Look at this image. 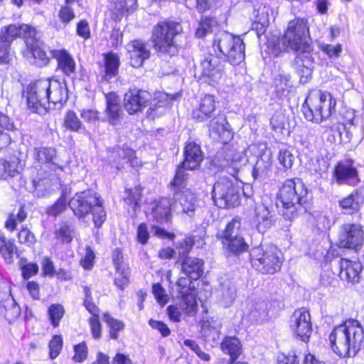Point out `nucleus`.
<instances>
[{"instance_id":"f257e3e1","label":"nucleus","mask_w":364,"mask_h":364,"mask_svg":"<svg viewBox=\"0 0 364 364\" xmlns=\"http://www.w3.org/2000/svg\"><path fill=\"white\" fill-rule=\"evenodd\" d=\"M328 338L335 353L343 358L353 357L363 346L364 331L358 321L349 319L336 326Z\"/></svg>"},{"instance_id":"f03ea898","label":"nucleus","mask_w":364,"mask_h":364,"mask_svg":"<svg viewBox=\"0 0 364 364\" xmlns=\"http://www.w3.org/2000/svg\"><path fill=\"white\" fill-rule=\"evenodd\" d=\"M309 28L304 18H295L289 22L283 36L276 43L269 41L268 48L272 54L277 56L282 51L292 50L298 54L311 51L309 43Z\"/></svg>"},{"instance_id":"7ed1b4c3","label":"nucleus","mask_w":364,"mask_h":364,"mask_svg":"<svg viewBox=\"0 0 364 364\" xmlns=\"http://www.w3.org/2000/svg\"><path fill=\"white\" fill-rule=\"evenodd\" d=\"M307 194L304 183L299 178L287 179L277 193V205H281L283 216L294 220L303 210L302 200Z\"/></svg>"},{"instance_id":"20e7f679","label":"nucleus","mask_w":364,"mask_h":364,"mask_svg":"<svg viewBox=\"0 0 364 364\" xmlns=\"http://www.w3.org/2000/svg\"><path fill=\"white\" fill-rule=\"evenodd\" d=\"M336 104L329 92L314 90L306 97L302 105V112L306 120L319 124L331 117Z\"/></svg>"},{"instance_id":"39448f33","label":"nucleus","mask_w":364,"mask_h":364,"mask_svg":"<svg viewBox=\"0 0 364 364\" xmlns=\"http://www.w3.org/2000/svg\"><path fill=\"white\" fill-rule=\"evenodd\" d=\"M69 207L75 216L84 218L92 214L95 227L100 228L106 219V213L96 192L87 190L76 193L70 200Z\"/></svg>"},{"instance_id":"423d86ee","label":"nucleus","mask_w":364,"mask_h":364,"mask_svg":"<svg viewBox=\"0 0 364 364\" xmlns=\"http://www.w3.org/2000/svg\"><path fill=\"white\" fill-rule=\"evenodd\" d=\"M181 31V24L174 21L160 22L154 27L151 42L160 57L173 56L177 53L178 47L174 38Z\"/></svg>"},{"instance_id":"0eeeda50","label":"nucleus","mask_w":364,"mask_h":364,"mask_svg":"<svg viewBox=\"0 0 364 364\" xmlns=\"http://www.w3.org/2000/svg\"><path fill=\"white\" fill-rule=\"evenodd\" d=\"M213 47L232 65H238L245 59V44L240 36L220 31L215 34Z\"/></svg>"},{"instance_id":"6e6552de","label":"nucleus","mask_w":364,"mask_h":364,"mask_svg":"<svg viewBox=\"0 0 364 364\" xmlns=\"http://www.w3.org/2000/svg\"><path fill=\"white\" fill-rule=\"evenodd\" d=\"M250 255L252 267L263 274H274L281 267L282 254L276 247H256Z\"/></svg>"},{"instance_id":"1a4fd4ad","label":"nucleus","mask_w":364,"mask_h":364,"mask_svg":"<svg viewBox=\"0 0 364 364\" xmlns=\"http://www.w3.org/2000/svg\"><path fill=\"white\" fill-rule=\"evenodd\" d=\"M203 159V153L199 144L196 142H188L184 148V160L178 166L172 184L177 188L184 187L187 181V170H194L200 166Z\"/></svg>"},{"instance_id":"9d476101","label":"nucleus","mask_w":364,"mask_h":364,"mask_svg":"<svg viewBox=\"0 0 364 364\" xmlns=\"http://www.w3.org/2000/svg\"><path fill=\"white\" fill-rule=\"evenodd\" d=\"M213 198L220 208H233L240 203L237 188L226 178H220L214 184Z\"/></svg>"},{"instance_id":"9b49d317","label":"nucleus","mask_w":364,"mask_h":364,"mask_svg":"<svg viewBox=\"0 0 364 364\" xmlns=\"http://www.w3.org/2000/svg\"><path fill=\"white\" fill-rule=\"evenodd\" d=\"M46 83L47 80H39L31 83L27 88L28 107L33 112L43 114L50 109Z\"/></svg>"},{"instance_id":"f8f14e48","label":"nucleus","mask_w":364,"mask_h":364,"mask_svg":"<svg viewBox=\"0 0 364 364\" xmlns=\"http://www.w3.org/2000/svg\"><path fill=\"white\" fill-rule=\"evenodd\" d=\"M198 70L199 80L211 86L219 84L224 76L223 65L218 57L212 54L204 56Z\"/></svg>"},{"instance_id":"ddd939ff","label":"nucleus","mask_w":364,"mask_h":364,"mask_svg":"<svg viewBox=\"0 0 364 364\" xmlns=\"http://www.w3.org/2000/svg\"><path fill=\"white\" fill-rule=\"evenodd\" d=\"M248 152L253 154L257 161L252 171V176L255 179L265 178L272 170V156L270 149L266 144H252L249 146Z\"/></svg>"},{"instance_id":"4468645a","label":"nucleus","mask_w":364,"mask_h":364,"mask_svg":"<svg viewBox=\"0 0 364 364\" xmlns=\"http://www.w3.org/2000/svg\"><path fill=\"white\" fill-rule=\"evenodd\" d=\"M171 188L174 192V201L173 202L172 209L177 213H185L188 215L193 213L196 207V198L189 189L186 188V181L184 187L177 188L171 183Z\"/></svg>"},{"instance_id":"2eb2a0df","label":"nucleus","mask_w":364,"mask_h":364,"mask_svg":"<svg viewBox=\"0 0 364 364\" xmlns=\"http://www.w3.org/2000/svg\"><path fill=\"white\" fill-rule=\"evenodd\" d=\"M290 328L297 338L304 342H307L312 333L309 312L305 309L296 310L291 316Z\"/></svg>"},{"instance_id":"dca6fc26","label":"nucleus","mask_w":364,"mask_h":364,"mask_svg":"<svg viewBox=\"0 0 364 364\" xmlns=\"http://www.w3.org/2000/svg\"><path fill=\"white\" fill-rule=\"evenodd\" d=\"M151 100L150 92L139 89H130L124 96V107L129 114L141 112Z\"/></svg>"},{"instance_id":"f3484780","label":"nucleus","mask_w":364,"mask_h":364,"mask_svg":"<svg viewBox=\"0 0 364 364\" xmlns=\"http://www.w3.org/2000/svg\"><path fill=\"white\" fill-rule=\"evenodd\" d=\"M223 160L220 166L227 169L228 173L235 176L242 167L246 164L247 159L243 150L236 151L234 149H228L225 153H218L217 159L220 162V158Z\"/></svg>"},{"instance_id":"a211bd4d","label":"nucleus","mask_w":364,"mask_h":364,"mask_svg":"<svg viewBox=\"0 0 364 364\" xmlns=\"http://www.w3.org/2000/svg\"><path fill=\"white\" fill-rule=\"evenodd\" d=\"M333 177L339 185L355 186L360 182L358 171L350 159L338 163L334 168Z\"/></svg>"},{"instance_id":"6ab92c4d","label":"nucleus","mask_w":364,"mask_h":364,"mask_svg":"<svg viewBox=\"0 0 364 364\" xmlns=\"http://www.w3.org/2000/svg\"><path fill=\"white\" fill-rule=\"evenodd\" d=\"M272 306V303L269 301H252L248 304L245 316L250 322L262 324L269 321L273 316Z\"/></svg>"},{"instance_id":"aec40b11","label":"nucleus","mask_w":364,"mask_h":364,"mask_svg":"<svg viewBox=\"0 0 364 364\" xmlns=\"http://www.w3.org/2000/svg\"><path fill=\"white\" fill-rule=\"evenodd\" d=\"M210 136L223 144L230 141L233 137L230 126L223 114H218L210 120L208 126Z\"/></svg>"},{"instance_id":"412c9836","label":"nucleus","mask_w":364,"mask_h":364,"mask_svg":"<svg viewBox=\"0 0 364 364\" xmlns=\"http://www.w3.org/2000/svg\"><path fill=\"white\" fill-rule=\"evenodd\" d=\"M190 278L181 277L177 281V286L180 287L178 294L183 298L181 309L188 315H193L196 313L198 304L194 293L189 291L191 284Z\"/></svg>"},{"instance_id":"4be33fe9","label":"nucleus","mask_w":364,"mask_h":364,"mask_svg":"<svg viewBox=\"0 0 364 364\" xmlns=\"http://www.w3.org/2000/svg\"><path fill=\"white\" fill-rule=\"evenodd\" d=\"M363 241L361 226L356 224H346L342 227L339 235V244L345 248H356Z\"/></svg>"},{"instance_id":"5701e85b","label":"nucleus","mask_w":364,"mask_h":364,"mask_svg":"<svg viewBox=\"0 0 364 364\" xmlns=\"http://www.w3.org/2000/svg\"><path fill=\"white\" fill-rule=\"evenodd\" d=\"M47 80V97L49 102V108L55 105L65 102L68 98V88L65 83L54 79Z\"/></svg>"},{"instance_id":"b1692460","label":"nucleus","mask_w":364,"mask_h":364,"mask_svg":"<svg viewBox=\"0 0 364 364\" xmlns=\"http://www.w3.org/2000/svg\"><path fill=\"white\" fill-rule=\"evenodd\" d=\"M36 35V30L26 24H11L4 27L1 31L0 39L2 42L11 43L16 38L25 39Z\"/></svg>"},{"instance_id":"393cba45","label":"nucleus","mask_w":364,"mask_h":364,"mask_svg":"<svg viewBox=\"0 0 364 364\" xmlns=\"http://www.w3.org/2000/svg\"><path fill=\"white\" fill-rule=\"evenodd\" d=\"M130 64L134 68L141 67L149 58L150 51L146 43L140 40H134L127 45Z\"/></svg>"},{"instance_id":"a878e982","label":"nucleus","mask_w":364,"mask_h":364,"mask_svg":"<svg viewBox=\"0 0 364 364\" xmlns=\"http://www.w3.org/2000/svg\"><path fill=\"white\" fill-rule=\"evenodd\" d=\"M178 96V94L168 95L165 92L156 94L147 112L148 117L154 119L165 114Z\"/></svg>"},{"instance_id":"bb28decb","label":"nucleus","mask_w":364,"mask_h":364,"mask_svg":"<svg viewBox=\"0 0 364 364\" xmlns=\"http://www.w3.org/2000/svg\"><path fill=\"white\" fill-rule=\"evenodd\" d=\"M26 46L36 60V64L43 66L48 63L49 57L46 50V46L40 40L37 32L36 36L27 38Z\"/></svg>"},{"instance_id":"cd10ccee","label":"nucleus","mask_w":364,"mask_h":364,"mask_svg":"<svg viewBox=\"0 0 364 364\" xmlns=\"http://www.w3.org/2000/svg\"><path fill=\"white\" fill-rule=\"evenodd\" d=\"M339 266V277L341 279L346 280L351 283H357L359 282L360 273L362 270V264L360 262L347 259H341Z\"/></svg>"},{"instance_id":"c85d7f7f","label":"nucleus","mask_w":364,"mask_h":364,"mask_svg":"<svg viewBox=\"0 0 364 364\" xmlns=\"http://www.w3.org/2000/svg\"><path fill=\"white\" fill-rule=\"evenodd\" d=\"M107 120L112 125H117L120 122L122 110L120 105V100L114 92L105 95Z\"/></svg>"},{"instance_id":"c756f323","label":"nucleus","mask_w":364,"mask_h":364,"mask_svg":"<svg viewBox=\"0 0 364 364\" xmlns=\"http://www.w3.org/2000/svg\"><path fill=\"white\" fill-rule=\"evenodd\" d=\"M255 213L252 225L259 232H264L272 227L274 218L267 206L263 204L257 205L255 207Z\"/></svg>"},{"instance_id":"7c9ffc66","label":"nucleus","mask_w":364,"mask_h":364,"mask_svg":"<svg viewBox=\"0 0 364 364\" xmlns=\"http://www.w3.org/2000/svg\"><path fill=\"white\" fill-rule=\"evenodd\" d=\"M173 203L169 198H162L156 201L152 205L151 215L156 222L159 223H168L171 220V212Z\"/></svg>"},{"instance_id":"2f4dec72","label":"nucleus","mask_w":364,"mask_h":364,"mask_svg":"<svg viewBox=\"0 0 364 364\" xmlns=\"http://www.w3.org/2000/svg\"><path fill=\"white\" fill-rule=\"evenodd\" d=\"M364 203V188H358L355 192L339 203L341 208L346 214H353L357 212Z\"/></svg>"},{"instance_id":"473e14b6","label":"nucleus","mask_w":364,"mask_h":364,"mask_svg":"<svg viewBox=\"0 0 364 364\" xmlns=\"http://www.w3.org/2000/svg\"><path fill=\"white\" fill-rule=\"evenodd\" d=\"M295 64L296 73L300 76V81L302 83H306L312 73L314 60L311 52L297 54Z\"/></svg>"},{"instance_id":"72a5a7b5","label":"nucleus","mask_w":364,"mask_h":364,"mask_svg":"<svg viewBox=\"0 0 364 364\" xmlns=\"http://www.w3.org/2000/svg\"><path fill=\"white\" fill-rule=\"evenodd\" d=\"M112 154L118 169L122 168L124 164L127 163H129L132 167L139 165V162L136 157L135 151L132 149L118 147L113 151Z\"/></svg>"},{"instance_id":"f704fd0d","label":"nucleus","mask_w":364,"mask_h":364,"mask_svg":"<svg viewBox=\"0 0 364 364\" xmlns=\"http://www.w3.org/2000/svg\"><path fill=\"white\" fill-rule=\"evenodd\" d=\"M215 110V101L214 97L206 95L202 98L198 108L193 110V117L198 121H205L210 117V114Z\"/></svg>"},{"instance_id":"c9c22d12","label":"nucleus","mask_w":364,"mask_h":364,"mask_svg":"<svg viewBox=\"0 0 364 364\" xmlns=\"http://www.w3.org/2000/svg\"><path fill=\"white\" fill-rule=\"evenodd\" d=\"M245 229L242 227L241 220L235 217L231 220L225 226V228L218 234V237L223 240L244 237Z\"/></svg>"},{"instance_id":"e433bc0d","label":"nucleus","mask_w":364,"mask_h":364,"mask_svg":"<svg viewBox=\"0 0 364 364\" xmlns=\"http://www.w3.org/2000/svg\"><path fill=\"white\" fill-rule=\"evenodd\" d=\"M236 297L235 287L230 282L222 283L217 291L218 301L223 307L231 306Z\"/></svg>"},{"instance_id":"4c0bfd02","label":"nucleus","mask_w":364,"mask_h":364,"mask_svg":"<svg viewBox=\"0 0 364 364\" xmlns=\"http://www.w3.org/2000/svg\"><path fill=\"white\" fill-rule=\"evenodd\" d=\"M53 56L57 60L58 68L66 75L70 76L75 72V63L70 54L65 50H55Z\"/></svg>"},{"instance_id":"58836bf2","label":"nucleus","mask_w":364,"mask_h":364,"mask_svg":"<svg viewBox=\"0 0 364 364\" xmlns=\"http://www.w3.org/2000/svg\"><path fill=\"white\" fill-rule=\"evenodd\" d=\"M203 261L196 257L186 258L181 264L183 274L193 280H196L203 274Z\"/></svg>"},{"instance_id":"ea45409f","label":"nucleus","mask_w":364,"mask_h":364,"mask_svg":"<svg viewBox=\"0 0 364 364\" xmlns=\"http://www.w3.org/2000/svg\"><path fill=\"white\" fill-rule=\"evenodd\" d=\"M223 352L230 355V364L236 363V360L242 353V347L238 338L226 337L220 344Z\"/></svg>"},{"instance_id":"a19ab883","label":"nucleus","mask_w":364,"mask_h":364,"mask_svg":"<svg viewBox=\"0 0 364 364\" xmlns=\"http://www.w3.org/2000/svg\"><path fill=\"white\" fill-rule=\"evenodd\" d=\"M119 57L113 53H109L105 56V74L102 80L109 82L118 74L119 67Z\"/></svg>"},{"instance_id":"79ce46f5","label":"nucleus","mask_w":364,"mask_h":364,"mask_svg":"<svg viewBox=\"0 0 364 364\" xmlns=\"http://www.w3.org/2000/svg\"><path fill=\"white\" fill-rule=\"evenodd\" d=\"M0 314L4 315L9 323H11L20 316L21 309L14 298L9 296L0 302Z\"/></svg>"},{"instance_id":"37998d69","label":"nucleus","mask_w":364,"mask_h":364,"mask_svg":"<svg viewBox=\"0 0 364 364\" xmlns=\"http://www.w3.org/2000/svg\"><path fill=\"white\" fill-rule=\"evenodd\" d=\"M222 244L223 249L228 255H237L247 252L249 247L244 237L230 240H223Z\"/></svg>"},{"instance_id":"c03bdc74","label":"nucleus","mask_w":364,"mask_h":364,"mask_svg":"<svg viewBox=\"0 0 364 364\" xmlns=\"http://www.w3.org/2000/svg\"><path fill=\"white\" fill-rule=\"evenodd\" d=\"M274 86L275 92L279 97L287 96L291 88L290 76L284 73L279 74L274 78Z\"/></svg>"},{"instance_id":"a18cd8bd","label":"nucleus","mask_w":364,"mask_h":364,"mask_svg":"<svg viewBox=\"0 0 364 364\" xmlns=\"http://www.w3.org/2000/svg\"><path fill=\"white\" fill-rule=\"evenodd\" d=\"M16 250V246L14 242L7 240L5 236L0 232V254L5 262L11 264L13 262V255Z\"/></svg>"},{"instance_id":"49530a36","label":"nucleus","mask_w":364,"mask_h":364,"mask_svg":"<svg viewBox=\"0 0 364 364\" xmlns=\"http://www.w3.org/2000/svg\"><path fill=\"white\" fill-rule=\"evenodd\" d=\"M311 223L320 231H325L330 228L332 222L326 212L315 210L311 213Z\"/></svg>"},{"instance_id":"de8ad7c7","label":"nucleus","mask_w":364,"mask_h":364,"mask_svg":"<svg viewBox=\"0 0 364 364\" xmlns=\"http://www.w3.org/2000/svg\"><path fill=\"white\" fill-rule=\"evenodd\" d=\"M34 159L40 164L53 163L55 157V149L51 147L35 148L33 150Z\"/></svg>"},{"instance_id":"09e8293b","label":"nucleus","mask_w":364,"mask_h":364,"mask_svg":"<svg viewBox=\"0 0 364 364\" xmlns=\"http://www.w3.org/2000/svg\"><path fill=\"white\" fill-rule=\"evenodd\" d=\"M64 126L73 132H80V130L85 129V127L79 119L77 115L72 110L67 112L64 117Z\"/></svg>"},{"instance_id":"8fccbe9b","label":"nucleus","mask_w":364,"mask_h":364,"mask_svg":"<svg viewBox=\"0 0 364 364\" xmlns=\"http://www.w3.org/2000/svg\"><path fill=\"white\" fill-rule=\"evenodd\" d=\"M65 314L64 307L59 304H51L48 309V314L51 325L56 328L59 326L60 321Z\"/></svg>"},{"instance_id":"3c124183","label":"nucleus","mask_w":364,"mask_h":364,"mask_svg":"<svg viewBox=\"0 0 364 364\" xmlns=\"http://www.w3.org/2000/svg\"><path fill=\"white\" fill-rule=\"evenodd\" d=\"M103 319L109 328V335L111 338L117 339L118 333L124 328V323L122 321L112 318L109 314H105Z\"/></svg>"},{"instance_id":"603ef678","label":"nucleus","mask_w":364,"mask_h":364,"mask_svg":"<svg viewBox=\"0 0 364 364\" xmlns=\"http://www.w3.org/2000/svg\"><path fill=\"white\" fill-rule=\"evenodd\" d=\"M130 271L128 266H117V276L114 283L117 287L123 290L129 282Z\"/></svg>"},{"instance_id":"864d4df0","label":"nucleus","mask_w":364,"mask_h":364,"mask_svg":"<svg viewBox=\"0 0 364 364\" xmlns=\"http://www.w3.org/2000/svg\"><path fill=\"white\" fill-rule=\"evenodd\" d=\"M24 166V163L16 158L14 159L11 161L5 162L4 165V174H6L11 178L15 177L21 173L23 169Z\"/></svg>"},{"instance_id":"5fc2aeb1","label":"nucleus","mask_w":364,"mask_h":364,"mask_svg":"<svg viewBox=\"0 0 364 364\" xmlns=\"http://www.w3.org/2000/svg\"><path fill=\"white\" fill-rule=\"evenodd\" d=\"M74 236V230L72 226L63 224L55 231V237L58 240L63 243H70Z\"/></svg>"},{"instance_id":"6e6d98bb","label":"nucleus","mask_w":364,"mask_h":364,"mask_svg":"<svg viewBox=\"0 0 364 364\" xmlns=\"http://www.w3.org/2000/svg\"><path fill=\"white\" fill-rule=\"evenodd\" d=\"M319 48L330 59H337L340 58L343 51V46L340 43L336 45L322 43L319 45Z\"/></svg>"},{"instance_id":"4d7b16f0","label":"nucleus","mask_w":364,"mask_h":364,"mask_svg":"<svg viewBox=\"0 0 364 364\" xmlns=\"http://www.w3.org/2000/svg\"><path fill=\"white\" fill-rule=\"evenodd\" d=\"M18 240L20 243L24 244L28 247L33 245L36 242L33 233L26 227H22L18 233Z\"/></svg>"},{"instance_id":"13d9d810","label":"nucleus","mask_w":364,"mask_h":364,"mask_svg":"<svg viewBox=\"0 0 364 364\" xmlns=\"http://www.w3.org/2000/svg\"><path fill=\"white\" fill-rule=\"evenodd\" d=\"M294 157L293 154L287 149H281L278 154V161L283 168L287 171L291 168Z\"/></svg>"},{"instance_id":"bf43d9fd","label":"nucleus","mask_w":364,"mask_h":364,"mask_svg":"<svg viewBox=\"0 0 364 364\" xmlns=\"http://www.w3.org/2000/svg\"><path fill=\"white\" fill-rule=\"evenodd\" d=\"M303 353L296 350L290 351L287 355H282L278 358V364H299Z\"/></svg>"},{"instance_id":"052dcab7","label":"nucleus","mask_w":364,"mask_h":364,"mask_svg":"<svg viewBox=\"0 0 364 364\" xmlns=\"http://www.w3.org/2000/svg\"><path fill=\"white\" fill-rule=\"evenodd\" d=\"M63 347V338L60 336H54L49 343L50 357L55 358L60 353Z\"/></svg>"},{"instance_id":"680f3d73","label":"nucleus","mask_w":364,"mask_h":364,"mask_svg":"<svg viewBox=\"0 0 364 364\" xmlns=\"http://www.w3.org/2000/svg\"><path fill=\"white\" fill-rule=\"evenodd\" d=\"M66 3V6L62 7L58 12L60 21L65 25L70 23L75 17L73 10Z\"/></svg>"},{"instance_id":"e2e57ef3","label":"nucleus","mask_w":364,"mask_h":364,"mask_svg":"<svg viewBox=\"0 0 364 364\" xmlns=\"http://www.w3.org/2000/svg\"><path fill=\"white\" fill-rule=\"evenodd\" d=\"M95 255L90 247H87L85 256L80 259L81 266L87 270H90L94 265Z\"/></svg>"},{"instance_id":"0e129e2a","label":"nucleus","mask_w":364,"mask_h":364,"mask_svg":"<svg viewBox=\"0 0 364 364\" xmlns=\"http://www.w3.org/2000/svg\"><path fill=\"white\" fill-rule=\"evenodd\" d=\"M285 117L282 112H276L270 119V124L274 131L281 132L284 128Z\"/></svg>"},{"instance_id":"69168bd1","label":"nucleus","mask_w":364,"mask_h":364,"mask_svg":"<svg viewBox=\"0 0 364 364\" xmlns=\"http://www.w3.org/2000/svg\"><path fill=\"white\" fill-rule=\"evenodd\" d=\"M152 292L159 304L164 306L167 303L168 296L166 294L165 290L163 289L160 284L156 283L153 284Z\"/></svg>"},{"instance_id":"338daca9","label":"nucleus","mask_w":364,"mask_h":364,"mask_svg":"<svg viewBox=\"0 0 364 364\" xmlns=\"http://www.w3.org/2000/svg\"><path fill=\"white\" fill-rule=\"evenodd\" d=\"M110 9L112 11L115 20H120L124 14H127V10L122 0H116L112 2Z\"/></svg>"},{"instance_id":"774afa93","label":"nucleus","mask_w":364,"mask_h":364,"mask_svg":"<svg viewBox=\"0 0 364 364\" xmlns=\"http://www.w3.org/2000/svg\"><path fill=\"white\" fill-rule=\"evenodd\" d=\"M75 355L73 360L76 362L84 361L87 356V348L85 342H82L74 347Z\"/></svg>"}]
</instances>
